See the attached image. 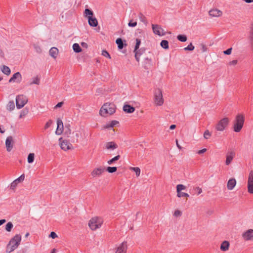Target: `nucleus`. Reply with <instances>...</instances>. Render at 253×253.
<instances>
[{"label":"nucleus","instance_id":"0e129e2a","mask_svg":"<svg viewBox=\"0 0 253 253\" xmlns=\"http://www.w3.org/2000/svg\"><path fill=\"white\" fill-rule=\"evenodd\" d=\"M5 222H6V220L4 219L0 220V226L2 225Z\"/></svg>","mask_w":253,"mask_h":253},{"label":"nucleus","instance_id":"1a4fd4ad","mask_svg":"<svg viewBox=\"0 0 253 253\" xmlns=\"http://www.w3.org/2000/svg\"><path fill=\"white\" fill-rule=\"evenodd\" d=\"M248 191L250 194H253V170H251L248 176Z\"/></svg>","mask_w":253,"mask_h":253},{"label":"nucleus","instance_id":"0eeeda50","mask_svg":"<svg viewBox=\"0 0 253 253\" xmlns=\"http://www.w3.org/2000/svg\"><path fill=\"white\" fill-rule=\"evenodd\" d=\"M27 102V97L23 94L18 95L16 97V105L18 109L22 108Z\"/></svg>","mask_w":253,"mask_h":253},{"label":"nucleus","instance_id":"412c9836","mask_svg":"<svg viewBox=\"0 0 253 253\" xmlns=\"http://www.w3.org/2000/svg\"><path fill=\"white\" fill-rule=\"evenodd\" d=\"M236 185V180L234 178H230L227 182V188L229 190H232L234 189Z\"/></svg>","mask_w":253,"mask_h":253},{"label":"nucleus","instance_id":"e433bc0d","mask_svg":"<svg viewBox=\"0 0 253 253\" xmlns=\"http://www.w3.org/2000/svg\"><path fill=\"white\" fill-rule=\"evenodd\" d=\"M13 227V225L12 222H8L5 225V230L7 232H10Z\"/></svg>","mask_w":253,"mask_h":253},{"label":"nucleus","instance_id":"e2e57ef3","mask_svg":"<svg viewBox=\"0 0 253 253\" xmlns=\"http://www.w3.org/2000/svg\"><path fill=\"white\" fill-rule=\"evenodd\" d=\"M202 49L203 52H205V51H206L207 48L205 45L202 44Z\"/></svg>","mask_w":253,"mask_h":253},{"label":"nucleus","instance_id":"de8ad7c7","mask_svg":"<svg viewBox=\"0 0 253 253\" xmlns=\"http://www.w3.org/2000/svg\"><path fill=\"white\" fill-rule=\"evenodd\" d=\"M194 46L193 45L192 43H190L187 47H186L184 48V49L185 50H190V51H192V50H194Z\"/></svg>","mask_w":253,"mask_h":253},{"label":"nucleus","instance_id":"b1692460","mask_svg":"<svg viewBox=\"0 0 253 253\" xmlns=\"http://www.w3.org/2000/svg\"><path fill=\"white\" fill-rule=\"evenodd\" d=\"M49 55L55 59L58 55L59 50L57 48H56L55 47H52L49 50Z\"/></svg>","mask_w":253,"mask_h":253},{"label":"nucleus","instance_id":"bb28decb","mask_svg":"<svg viewBox=\"0 0 253 253\" xmlns=\"http://www.w3.org/2000/svg\"><path fill=\"white\" fill-rule=\"evenodd\" d=\"M1 70L3 73H4V74H5L6 75H10V72H11L10 68L5 65H3L1 67Z\"/></svg>","mask_w":253,"mask_h":253},{"label":"nucleus","instance_id":"bf43d9fd","mask_svg":"<svg viewBox=\"0 0 253 253\" xmlns=\"http://www.w3.org/2000/svg\"><path fill=\"white\" fill-rule=\"evenodd\" d=\"M238 63V61L237 60H234L233 61H230L229 63L230 65H236Z\"/></svg>","mask_w":253,"mask_h":253},{"label":"nucleus","instance_id":"6ab92c4d","mask_svg":"<svg viewBox=\"0 0 253 253\" xmlns=\"http://www.w3.org/2000/svg\"><path fill=\"white\" fill-rule=\"evenodd\" d=\"M105 149L114 150L118 148V145L116 143L113 141L106 142L104 146Z\"/></svg>","mask_w":253,"mask_h":253},{"label":"nucleus","instance_id":"5fc2aeb1","mask_svg":"<svg viewBox=\"0 0 253 253\" xmlns=\"http://www.w3.org/2000/svg\"><path fill=\"white\" fill-rule=\"evenodd\" d=\"M34 48L38 53H41L42 52V49L39 46L37 45H34Z\"/></svg>","mask_w":253,"mask_h":253},{"label":"nucleus","instance_id":"774afa93","mask_svg":"<svg viewBox=\"0 0 253 253\" xmlns=\"http://www.w3.org/2000/svg\"><path fill=\"white\" fill-rule=\"evenodd\" d=\"M29 236V233H27L25 234V237H28Z\"/></svg>","mask_w":253,"mask_h":253},{"label":"nucleus","instance_id":"c756f323","mask_svg":"<svg viewBox=\"0 0 253 253\" xmlns=\"http://www.w3.org/2000/svg\"><path fill=\"white\" fill-rule=\"evenodd\" d=\"M116 43L118 44V47L119 49H122L124 47V43L121 38H118L116 41Z\"/></svg>","mask_w":253,"mask_h":253},{"label":"nucleus","instance_id":"cd10ccee","mask_svg":"<svg viewBox=\"0 0 253 253\" xmlns=\"http://www.w3.org/2000/svg\"><path fill=\"white\" fill-rule=\"evenodd\" d=\"M249 39L250 41L251 44L253 45V23L251 25L250 31L249 32Z\"/></svg>","mask_w":253,"mask_h":253},{"label":"nucleus","instance_id":"09e8293b","mask_svg":"<svg viewBox=\"0 0 253 253\" xmlns=\"http://www.w3.org/2000/svg\"><path fill=\"white\" fill-rule=\"evenodd\" d=\"M84 14L86 15H88V16H90L92 17V16L93 15V12L92 11L88 9V8H86L84 10Z\"/></svg>","mask_w":253,"mask_h":253},{"label":"nucleus","instance_id":"603ef678","mask_svg":"<svg viewBox=\"0 0 253 253\" xmlns=\"http://www.w3.org/2000/svg\"><path fill=\"white\" fill-rule=\"evenodd\" d=\"M52 121L50 120H49L45 125V126H44V129H46L47 128H48L49 127H50V126H51V125L52 124Z\"/></svg>","mask_w":253,"mask_h":253},{"label":"nucleus","instance_id":"ea45409f","mask_svg":"<svg viewBox=\"0 0 253 253\" xmlns=\"http://www.w3.org/2000/svg\"><path fill=\"white\" fill-rule=\"evenodd\" d=\"M186 188V187L183 184H178L176 186V192L177 193H179L181 192V190H184Z\"/></svg>","mask_w":253,"mask_h":253},{"label":"nucleus","instance_id":"680f3d73","mask_svg":"<svg viewBox=\"0 0 253 253\" xmlns=\"http://www.w3.org/2000/svg\"><path fill=\"white\" fill-rule=\"evenodd\" d=\"M4 57V53L3 51L0 48V57L3 58Z\"/></svg>","mask_w":253,"mask_h":253},{"label":"nucleus","instance_id":"9b49d317","mask_svg":"<svg viewBox=\"0 0 253 253\" xmlns=\"http://www.w3.org/2000/svg\"><path fill=\"white\" fill-rule=\"evenodd\" d=\"M152 27L154 34L160 36H164L165 35L164 30L160 25L157 24H152Z\"/></svg>","mask_w":253,"mask_h":253},{"label":"nucleus","instance_id":"9d476101","mask_svg":"<svg viewBox=\"0 0 253 253\" xmlns=\"http://www.w3.org/2000/svg\"><path fill=\"white\" fill-rule=\"evenodd\" d=\"M140 43H141L140 39H136V44L135 46L134 52H135V59L138 62L139 61V58H140V56L142 55L141 53H139V51H140L141 49H138Z\"/></svg>","mask_w":253,"mask_h":253},{"label":"nucleus","instance_id":"2eb2a0df","mask_svg":"<svg viewBox=\"0 0 253 253\" xmlns=\"http://www.w3.org/2000/svg\"><path fill=\"white\" fill-rule=\"evenodd\" d=\"M57 128L55 131V133L57 135H60L62 133L63 131V123L60 119H58L57 120Z\"/></svg>","mask_w":253,"mask_h":253},{"label":"nucleus","instance_id":"dca6fc26","mask_svg":"<svg viewBox=\"0 0 253 253\" xmlns=\"http://www.w3.org/2000/svg\"><path fill=\"white\" fill-rule=\"evenodd\" d=\"M13 138L11 136H8L5 141V146L8 152H10L13 148Z\"/></svg>","mask_w":253,"mask_h":253},{"label":"nucleus","instance_id":"4c0bfd02","mask_svg":"<svg viewBox=\"0 0 253 253\" xmlns=\"http://www.w3.org/2000/svg\"><path fill=\"white\" fill-rule=\"evenodd\" d=\"M35 158V155L34 153H30L28 156V162L29 163H32L34 162Z\"/></svg>","mask_w":253,"mask_h":253},{"label":"nucleus","instance_id":"864d4df0","mask_svg":"<svg viewBox=\"0 0 253 253\" xmlns=\"http://www.w3.org/2000/svg\"><path fill=\"white\" fill-rule=\"evenodd\" d=\"M128 25L129 27H134L137 25V22H132V21L131 20L128 23Z\"/></svg>","mask_w":253,"mask_h":253},{"label":"nucleus","instance_id":"6e6552de","mask_svg":"<svg viewBox=\"0 0 253 253\" xmlns=\"http://www.w3.org/2000/svg\"><path fill=\"white\" fill-rule=\"evenodd\" d=\"M59 145L62 150L67 151L72 148V145L68 140L63 139L61 137L59 139Z\"/></svg>","mask_w":253,"mask_h":253},{"label":"nucleus","instance_id":"7c9ffc66","mask_svg":"<svg viewBox=\"0 0 253 253\" xmlns=\"http://www.w3.org/2000/svg\"><path fill=\"white\" fill-rule=\"evenodd\" d=\"M40 79L38 76H36L32 79V81L29 83L30 85H32L33 84H36L39 85L40 84Z\"/></svg>","mask_w":253,"mask_h":253},{"label":"nucleus","instance_id":"a18cd8bd","mask_svg":"<svg viewBox=\"0 0 253 253\" xmlns=\"http://www.w3.org/2000/svg\"><path fill=\"white\" fill-rule=\"evenodd\" d=\"M211 136V134L208 130H207L205 131V132L204 133V137L205 139H209Z\"/></svg>","mask_w":253,"mask_h":253},{"label":"nucleus","instance_id":"3c124183","mask_svg":"<svg viewBox=\"0 0 253 253\" xmlns=\"http://www.w3.org/2000/svg\"><path fill=\"white\" fill-rule=\"evenodd\" d=\"M194 190L197 193V195L200 194L203 191L202 188H200L199 187H195Z\"/></svg>","mask_w":253,"mask_h":253},{"label":"nucleus","instance_id":"a19ab883","mask_svg":"<svg viewBox=\"0 0 253 253\" xmlns=\"http://www.w3.org/2000/svg\"><path fill=\"white\" fill-rule=\"evenodd\" d=\"M139 18L141 22H142L143 23H144L146 24L147 23V21L146 18L142 13H140L139 14Z\"/></svg>","mask_w":253,"mask_h":253},{"label":"nucleus","instance_id":"4468645a","mask_svg":"<svg viewBox=\"0 0 253 253\" xmlns=\"http://www.w3.org/2000/svg\"><path fill=\"white\" fill-rule=\"evenodd\" d=\"M127 249V243L124 242L118 247L115 253H126Z\"/></svg>","mask_w":253,"mask_h":253},{"label":"nucleus","instance_id":"a211bd4d","mask_svg":"<svg viewBox=\"0 0 253 253\" xmlns=\"http://www.w3.org/2000/svg\"><path fill=\"white\" fill-rule=\"evenodd\" d=\"M235 153L233 151H229L227 152L226 154V165H229L231 163L233 160L234 157H235Z\"/></svg>","mask_w":253,"mask_h":253},{"label":"nucleus","instance_id":"f3484780","mask_svg":"<svg viewBox=\"0 0 253 253\" xmlns=\"http://www.w3.org/2000/svg\"><path fill=\"white\" fill-rule=\"evenodd\" d=\"M242 236L244 240L247 241L253 240V230H248L243 234Z\"/></svg>","mask_w":253,"mask_h":253},{"label":"nucleus","instance_id":"7ed1b4c3","mask_svg":"<svg viewBox=\"0 0 253 253\" xmlns=\"http://www.w3.org/2000/svg\"><path fill=\"white\" fill-rule=\"evenodd\" d=\"M116 111V106L113 103H106L101 108L99 113L103 117L112 115Z\"/></svg>","mask_w":253,"mask_h":253},{"label":"nucleus","instance_id":"37998d69","mask_svg":"<svg viewBox=\"0 0 253 253\" xmlns=\"http://www.w3.org/2000/svg\"><path fill=\"white\" fill-rule=\"evenodd\" d=\"M117 167H108L107 168V170L108 172L109 173H113V172H115L117 171Z\"/></svg>","mask_w":253,"mask_h":253},{"label":"nucleus","instance_id":"13d9d810","mask_svg":"<svg viewBox=\"0 0 253 253\" xmlns=\"http://www.w3.org/2000/svg\"><path fill=\"white\" fill-rule=\"evenodd\" d=\"M232 48H228L225 51H224V53L226 55H230L231 53Z\"/></svg>","mask_w":253,"mask_h":253},{"label":"nucleus","instance_id":"ddd939ff","mask_svg":"<svg viewBox=\"0 0 253 253\" xmlns=\"http://www.w3.org/2000/svg\"><path fill=\"white\" fill-rule=\"evenodd\" d=\"M25 179V175L24 174L21 175L18 178L14 180L10 185V188L14 190L17 186L19 183L22 182Z\"/></svg>","mask_w":253,"mask_h":253},{"label":"nucleus","instance_id":"393cba45","mask_svg":"<svg viewBox=\"0 0 253 253\" xmlns=\"http://www.w3.org/2000/svg\"><path fill=\"white\" fill-rule=\"evenodd\" d=\"M123 110L127 113H132L134 112L135 108L128 104H125L123 107Z\"/></svg>","mask_w":253,"mask_h":253},{"label":"nucleus","instance_id":"6e6d98bb","mask_svg":"<svg viewBox=\"0 0 253 253\" xmlns=\"http://www.w3.org/2000/svg\"><path fill=\"white\" fill-rule=\"evenodd\" d=\"M49 237H50L52 239H55L56 237H57V235L56 233H55L54 232H51L49 235Z\"/></svg>","mask_w":253,"mask_h":253},{"label":"nucleus","instance_id":"a878e982","mask_svg":"<svg viewBox=\"0 0 253 253\" xmlns=\"http://www.w3.org/2000/svg\"><path fill=\"white\" fill-rule=\"evenodd\" d=\"M229 243L225 241L222 243L220 246V249L222 251H226L229 249Z\"/></svg>","mask_w":253,"mask_h":253},{"label":"nucleus","instance_id":"052dcab7","mask_svg":"<svg viewBox=\"0 0 253 253\" xmlns=\"http://www.w3.org/2000/svg\"><path fill=\"white\" fill-rule=\"evenodd\" d=\"M206 151H207V149H206V148H204V149H202V150H200L198 151L197 152V153H198V154H201L204 153H205V152H206Z\"/></svg>","mask_w":253,"mask_h":253},{"label":"nucleus","instance_id":"423d86ee","mask_svg":"<svg viewBox=\"0 0 253 253\" xmlns=\"http://www.w3.org/2000/svg\"><path fill=\"white\" fill-rule=\"evenodd\" d=\"M154 102L156 105L162 106L164 104L162 91L160 88H157L154 92Z\"/></svg>","mask_w":253,"mask_h":253},{"label":"nucleus","instance_id":"f8f14e48","mask_svg":"<svg viewBox=\"0 0 253 253\" xmlns=\"http://www.w3.org/2000/svg\"><path fill=\"white\" fill-rule=\"evenodd\" d=\"M22 80V76L19 72H16L14 74L12 77L9 80V83H20Z\"/></svg>","mask_w":253,"mask_h":253},{"label":"nucleus","instance_id":"20e7f679","mask_svg":"<svg viewBox=\"0 0 253 253\" xmlns=\"http://www.w3.org/2000/svg\"><path fill=\"white\" fill-rule=\"evenodd\" d=\"M103 223L101 217L95 216L91 218L88 222V226L91 230L94 231L100 228Z\"/></svg>","mask_w":253,"mask_h":253},{"label":"nucleus","instance_id":"79ce46f5","mask_svg":"<svg viewBox=\"0 0 253 253\" xmlns=\"http://www.w3.org/2000/svg\"><path fill=\"white\" fill-rule=\"evenodd\" d=\"M120 156L117 155V156H115V157H114L113 158H112V159L109 160L107 163L109 165H111L114 162L120 159Z\"/></svg>","mask_w":253,"mask_h":253},{"label":"nucleus","instance_id":"f03ea898","mask_svg":"<svg viewBox=\"0 0 253 253\" xmlns=\"http://www.w3.org/2000/svg\"><path fill=\"white\" fill-rule=\"evenodd\" d=\"M245 122V116L242 114H238L233 122V129L236 132H240L242 129Z\"/></svg>","mask_w":253,"mask_h":253},{"label":"nucleus","instance_id":"5701e85b","mask_svg":"<svg viewBox=\"0 0 253 253\" xmlns=\"http://www.w3.org/2000/svg\"><path fill=\"white\" fill-rule=\"evenodd\" d=\"M88 22L89 25L91 27H96L98 25V21L95 17L88 16Z\"/></svg>","mask_w":253,"mask_h":253},{"label":"nucleus","instance_id":"8fccbe9b","mask_svg":"<svg viewBox=\"0 0 253 253\" xmlns=\"http://www.w3.org/2000/svg\"><path fill=\"white\" fill-rule=\"evenodd\" d=\"M102 55H103L106 57H107L109 59L111 58V56H110L109 53L106 50H102Z\"/></svg>","mask_w":253,"mask_h":253},{"label":"nucleus","instance_id":"aec40b11","mask_svg":"<svg viewBox=\"0 0 253 253\" xmlns=\"http://www.w3.org/2000/svg\"><path fill=\"white\" fill-rule=\"evenodd\" d=\"M104 171V169L103 168H96L94 169L91 172V175L93 177L99 176Z\"/></svg>","mask_w":253,"mask_h":253},{"label":"nucleus","instance_id":"c9c22d12","mask_svg":"<svg viewBox=\"0 0 253 253\" xmlns=\"http://www.w3.org/2000/svg\"><path fill=\"white\" fill-rule=\"evenodd\" d=\"M130 169L135 172L136 176H139L140 174V169L138 167H131Z\"/></svg>","mask_w":253,"mask_h":253},{"label":"nucleus","instance_id":"4be33fe9","mask_svg":"<svg viewBox=\"0 0 253 253\" xmlns=\"http://www.w3.org/2000/svg\"><path fill=\"white\" fill-rule=\"evenodd\" d=\"M209 14L212 17H219L222 14V12L218 9H212L209 11Z\"/></svg>","mask_w":253,"mask_h":253},{"label":"nucleus","instance_id":"58836bf2","mask_svg":"<svg viewBox=\"0 0 253 253\" xmlns=\"http://www.w3.org/2000/svg\"><path fill=\"white\" fill-rule=\"evenodd\" d=\"M177 39L182 42H185L187 40V37L185 35H179L177 37Z\"/></svg>","mask_w":253,"mask_h":253},{"label":"nucleus","instance_id":"f704fd0d","mask_svg":"<svg viewBox=\"0 0 253 253\" xmlns=\"http://www.w3.org/2000/svg\"><path fill=\"white\" fill-rule=\"evenodd\" d=\"M160 44H161V46L164 49H168L169 48V42L167 40L162 41Z\"/></svg>","mask_w":253,"mask_h":253},{"label":"nucleus","instance_id":"72a5a7b5","mask_svg":"<svg viewBox=\"0 0 253 253\" xmlns=\"http://www.w3.org/2000/svg\"><path fill=\"white\" fill-rule=\"evenodd\" d=\"M29 113L28 109L25 108L23 110L21 111L20 114L19 115V118H22L24 117L26 115H27Z\"/></svg>","mask_w":253,"mask_h":253},{"label":"nucleus","instance_id":"338daca9","mask_svg":"<svg viewBox=\"0 0 253 253\" xmlns=\"http://www.w3.org/2000/svg\"><path fill=\"white\" fill-rule=\"evenodd\" d=\"M176 127V126L175 125H172L170 126L169 128L170 129H174Z\"/></svg>","mask_w":253,"mask_h":253},{"label":"nucleus","instance_id":"f257e3e1","mask_svg":"<svg viewBox=\"0 0 253 253\" xmlns=\"http://www.w3.org/2000/svg\"><path fill=\"white\" fill-rule=\"evenodd\" d=\"M21 238L20 234H16L12 238L7 245L6 252L10 253L16 249L20 245Z\"/></svg>","mask_w":253,"mask_h":253},{"label":"nucleus","instance_id":"39448f33","mask_svg":"<svg viewBox=\"0 0 253 253\" xmlns=\"http://www.w3.org/2000/svg\"><path fill=\"white\" fill-rule=\"evenodd\" d=\"M230 119L228 117H224L217 123L215 129L218 131H223L228 127Z\"/></svg>","mask_w":253,"mask_h":253},{"label":"nucleus","instance_id":"2f4dec72","mask_svg":"<svg viewBox=\"0 0 253 253\" xmlns=\"http://www.w3.org/2000/svg\"><path fill=\"white\" fill-rule=\"evenodd\" d=\"M74 51L76 53H79L82 51V48L78 43H75L73 45Z\"/></svg>","mask_w":253,"mask_h":253},{"label":"nucleus","instance_id":"69168bd1","mask_svg":"<svg viewBox=\"0 0 253 253\" xmlns=\"http://www.w3.org/2000/svg\"><path fill=\"white\" fill-rule=\"evenodd\" d=\"M176 146L178 148V149H181L182 148L181 146L178 144L177 140H176Z\"/></svg>","mask_w":253,"mask_h":253},{"label":"nucleus","instance_id":"c03bdc74","mask_svg":"<svg viewBox=\"0 0 253 253\" xmlns=\"http://www.w3.org/2000/svg\"><path fill=\"white\" fill-rule=\"evenodd\" d=\"M177 196L179 198H180V197H189V195L188 194L186 193H184V192H179V193H177Z\"/></svg>","mask_w":253,"mask_h":253},{"label":"nucleus","instance_id":"4d7b16f0","mask_svg":"<svg viewBox=\"0 0 253 253\" xmlns=\"http://www.w3.org/2000/svg\"><path fill=\"white\" fill-rule=\"evenodd\" d=\"M64 104V102L63 101L62 102H60L59 103H58L54 107V109H56L57 108H60L62 106V105H63Z\"/></svg>","mask_w":253,"mask_h":253},{"label":"nucleus","instance_id":"49530a36","mask_svg":"<svg viewBox=\"0 0 253 253\" xmlns=\"http://www.w3.org/2000/svg\"><path fill=\"white\" fill-rule=\"evenodd\" d=\"M181 211L178 210H175L173 213V216L176 217L181 216Z\"/></svg>","mask_w":253,"mask_h":253},{"label":"nucleus","instance_id":"c85d7f7f","mask_svg":"<svg viewBox=\"0 0 253 253\" xmlns=\"http://www.w3.org/2000/svg\"><path fill=\"white\" fill-rule=\"evenodd\" d=\"M15 108V104L13 101L8 102L6 106V109L9 111H12Z\"/></svg>","mask_w":253,"mask_h":253},{"label":"nucleus","instance_id":"473e14b6","mask_svg":"<svg viewBox=\"0 0 253 253\" xmlns=\"http://www.w3.org/2000/svg\"><path fill=\"white\" fill-rule=\"evenodd\" d=\"M119 122L117 121H113L110 124L106 125L104 126V128H109L113 127L115 125L118 124Z\"/></svg>","mask_w":253,"mask_h":253}]
</instances>
